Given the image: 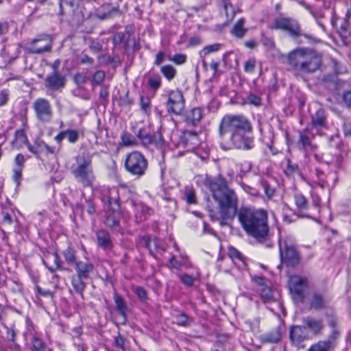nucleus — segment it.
<instances>
[{
	"label": "nucleus",
	"mask_w": 351,
	"mask_h": 351,
	"mask_svg": "<svg viewBox=\"0 0 351 351\" xmlns=\"http://www.w3.org/2000/svg\"><path fill=\"white\" fill-rule=\"evenodd\" d=\"M205 187L210 192L212 199L208 198L206 208L212 221H219L221 226L232 221L239 212V198L234 189L229 187V182L221 175L206 177Z\"/></svg>",
	"instance_id": "f257e3e1"
},
{
	"label": "nucleus",
	"mask_w": 351,
	"mask_h": 351,
	"mask_svg": "<svg viewBox=\"0 0 351 351\" xmlns=\"http://www.w3.org/2000/svg\"><path fill=\"white\" fill-rule=\"evenodd\" d=\"M251 132V123L243 115H225L219 125L220 147L223 150L252 149L254 138L248 135Z\"/></svg>",
	"instance_id": "f03ea898"
},
{
	"label": "nucleus",
	"mask_w": 351,
	"mask_h": 351,
	"mask_svg": "<svg viewBox=\"0 0 351 351\" xmlns=\"http://www.w3.org/2000/svg\"><path fill=\"white\" fill-rule=\"evenodd\" d=\"M241 227L246 234L259 241L266 240L269 234L268 215L264 209L241 207L237 213Z\"/></svg>",
	"instance_id": "7ed1b4c3"
},
{
	"label": "nucleus",
	"mask_w": 351,
	"mask_h": 351,
	"mask_svg": "<svg viewBox=\"0 0 351 351\" xmlns=\"http://www.w3.org/2000/svg\"><path fill=\"white\" fill-rule=\"evenodd\" d=\"M322 56L315 50L300 47L290 51L287 62L295 73H312L319 69Z\"/></svg>",
	"instance_id": "20e7f679"
},
{
	"label": "nucleus",
	"mask_w": 351,
	"mask_h": 351,
	"mask_svg": "<svg viewBox=\"0 0 351 351\" xmlns=\"http://www.w3.org/2000/svg\"><path fill=\"white\" fill-rule=\"evenodd\" d=\"M101 199L108 207L105 223L114 230L119 231V221L121 215L118 189L115 187L104 189L101 192Z\"/></svg>",
	"instance_id": "39448f33"
},
{
	"label": "nucleus",
	"mask_w": 351,
	"mask_h": 351,
	"mask_svg": "<svg viewBox=\"0 0 351 351\" xmlns=\"http://www.w3.org/2000/svg\"><path fill=\"white\" fill-rule=\"evenodd\" d=\"M92 162V156L83 152L76 157V164L71 168L75 179L84 187L93 186L95 180Z\"/></svg>",
	"instance_id": "423d86ee"
},
{
	"label": "nucleus",
	"mask_w": 351,
	"mask_h": 351,
	"mask_svg": "<svg viewBox=\"0 0 351 351\" xmlns=\"http://www.w3.org/2000/svg\"><path fill=\"white\" fill-rule=\"evenodd\" d=\"M278 247L281 262L288 267H295L301 261L295 239L291 235H281L278 239Z\"/></svg>",
	"instance_id": "0eeeda50"
},
{
	"label": "nucleus",
	"mask_w": 351,
	"mask_h": 351,
	"mask_svg": "<svg viewBox=\"0 0 351 351\" xmlns=\"http://www.w3.org/2000/svg\"><path fill=\"white\" fill-rule=\"evenodd\" d=\"M124 167L128 173L138 178L145 174L148 161L141 152H132L126 155Z\"/></svg>",
	"instance_id": "6e6552de"
},
{
	"label": "nucleus",
	"mask_w": 351,
	"mask_h": 351,
	"mask_svg": "<svg viewBox=\"0 0 351 351\" xmlns=\"http://www.w3.org/2000/svg\"><path fill=\"white\" fill-rule=\"evenodd\" d=\"M84 0H61L60 14L68 17V20L79 23L84 17Z\"/></svg>",
	"instance_id": "1a4fd4ad"
},
{
	"label": "nucleus",
	"mask_w": 351,
	"mask_h": 351,
	"mask_svg": "<svg viewBox=\"0 0 351 351\" xmlns=\"http://www.w3.org/2000/svg\"><path fill=\"white\" fill-rule=\"evenodd\" d=\"M269 27L287 32L293 38H297L302 35L299 23L295 19L290 17L279 16L274 20Z\"/></svg>",
	"instance_id": "9d476101"
},
{
	"label": "nucleus",
	"mask_w": 351,
	"mask_h": 351,
	"mask_svg": "<svg viewBox=\"0 0 351 351\" xmlns=\"http://www.w3.org/2000/svg\"><path fill=\"white\" fill-rule=\"evenodd\" d=\"M254 283V289L259 293L262 301L265 303H271L275 301L273 291L270 287V282L263 276H255L252 277Z\"/></svg>",
	"instance_id": "9b49d317"
},
{
	"label": "nucleus",
	"mask_w": 351,
	"mask_h": 351,
	"mask_svg": "<svg viewBox=\"0 0 351 351\" xmlns=\"http://www.w3.org/2000/svg\"><path fill=\"white\" fill-rule=\"evenodd\" d=\"M51 48V37L49 35H43L33 39L29 44L25 47V51L28 53L40 54L50 51Z\"/></svg>",
	"instance_id": "f8f14e48"
},
{
	"label": "nucleus",
	"mask_w": 351,
	"mask_h": 351,
	"mask_svg": "<svg viewBox=\"0 0 351 351\" xmlns=\"http://www.w3.org/2000/svg\"><path fill=\"white\" fill-rule=\"evenodd\" d=\"M289 287L294 300L302 302L304 299V291L308 287L307 278L300 276H291Z\"/></svg>",
	"instance_id": "ddd939ff"
},
{
	"label": "nucleus",
	"mask_w": 351,
	"mask_h": 351,
	"mask_svg": "<svg viewBox=\"0 0 351 351\" xmlns=\"http://www.w3.org/2000/svg\"><path fill=\"white\" fill-rule=\"evenodd\" d=\"M36 118L41 122L49 123L53 117V111L49 101L45 98L36 99L32 105Z\"/></svg>",
	"instance_id": "4468645a"
},
{
	"label": "nucleus",
	"mask_w": 351,
	"mask_h": 351,
	"mask_svg": "<svg viewBox=\"0 0 351 351\" xmlns=\"http://www.w3.org/2000/svg\"><path fill=\"white\" fill-rule=\"evenodd\" d=\"M166 107L169 113L179 115L182 112L184 108V99L180 90H171L169 93Z\"/></svg>",
	"instance_id": "2eb2a0df"
},
{
	"label": "nucleus",
	"mask_w": 351,
	"mask_h": 351,
	"mask_svg": "<svg viewBox=\"0 0 351 351\" xmlns=\"http://www.w3.org/2000/svg\"><path fill=\"white\" fill-rule=\"evenodd\" d=\"M27 147L37 158H39L41 154H56L59 151L58 148L48 145L40 138H36L32 145L27 143Z\"/></svg>",
	"instance_id": "dca6fc26"
},
{
	"label": "nucleus",
	"mask_w": 351,
	"mask_h": 351,
	"mask_svg": "<svg viewBox=\"0 0 351 351\" xmlns=\"http://www.w3.org/2000/svg\"><path fill=\"white\" fill-rule=\"evenodd\" d=\"M66 79L56 68L45 79V86L51 90H59L65 86Z\"/></svg>",
	"instance_id": "f3484780"
},
{
	"label": "nucleus",
	"mask_w": 351,
	"mask_h": 351,
	"mask_svg": "<svg viewBox=\"0 0 351 351\" xmlns=\"http://www.w3.org/2000/svg\"><path fill=\"white\" fill-rule=\"evenodd\" d=\"M289 337L291 343L295 346L302 347V343L309 339L308 332L303 326H293L291 327Z\"/></svg>",
	"instance_id": "a211bd4d"
},
{
	"label": "nucleus",
	"mask_w": 351,
	"mask_h": 351,
	"mask_svg": "<svg viewBox=\"0 0 351 351\" xmlns=\"http://www.w3.org/2000/svg\"><path fill=\"white\" fill-rule=\"evenodd\" d=\"M303 325L306 330L311 332L314 335H318L322 333L324 328L322 319H316L312 317H306L302 319Z\"/></svg>",
	"instance_id": "6ab92c4d"
},
{
	"label": "nucleus",
	"mask_w": 351,
	"mask_h": 351,
	"mask_svg": "<svg viewBox=\"0 0 351 351\" xmlns=\"http://www.w3.org/2000/svg\"><path fill=\"white\" fill-rule=\"evenodd\" d=\"M82 134L80 130L68 129L66 130L61 131L55 137L54 140L59 144H60L64 138H66L70 143L74 144L80 138V136Z\"/></svg>",
	"instance_id": "aec40b11"
},
{
	"label": "nucleus",
	"mask_w": 351,
	"mask_h": 351,
	"mask_svg": "<svg viewBox=\"0 0 351 351\" xmlns=\"http://www.w3.org/2000/svg\"><path fill=\"white\" fill-rule=\"evenodd\" d=\"M43 263L51 273L62 269L61 261L56 252L45 256L43 259Z\"/></svg>",
	"instance_id": "412c9836"
},
{
	"label": "nucleus",
	"mask_w": 351,
	"mask_h": 351,
	"mask_svg": "<svg viewBox=\"0 0 351 351\" xmlns=\"http://www.w3.org/2000/svg\"><path fill=\"white\" fill-rule=\"evenodd\" d=\"M131 204L134 210L136 221H143L150 215V209L143 203L132 200Z\"/></svg>",
	"instance_id": "4be33fe9"
},
{
	"label": "nucleus",
	"mask_w": 351,
	"mask_h": 351,
	"mask_svg": "<svg viewBox=\"0 0 351 351\" xmlns=\"http://www.w3.org/2000/svg\"><path fill=\"white\" fill-rule=\"evenodd\" d=\"M339 32L342 37H346L351 43V11H348L341 20Z\"/></svg>",
	"instance_id": "5701e85b"
},
{
	"label": "nucleus",
	"mask_w": 351,
	"mask_h": 351,
	"mask_svg": "<svg viewBox=\"0 0 351 351\" xmlns=\"http://www.w3.org/2000/svg\"><path fill=\"white\" fill-rule=\"evenodd\" d=\"M97 244L104 250H110L112 247V242L110 234L104 230H99L96 232Z\"/></svg>",
	"instance_id": "b1692460"
},
{
	"label": "nucleus",
	"mask_w": 351,
	"mask_h": 351,
	"mask_svg": "<svg viewBox=\"0 0 351 351\" xmlns=\"http://www.w3.org/2000/svg\"><path fill=\"white\" fill-rule=\"evenodd\" d=\"M202 118V110L199 108H194L185 114L184 121L189 125H197Z\"/></svg>",
	"instance_id": "393cba45"
},
{
	"label": "nucleus",
	"mask_w": 351,
	"mask_h": 351,
	"mask_svg": "<svg viewBox=\"0 0 351 351\" xmlns=\"http://www.w3.org/2000/svg\"><path fill=\"white\" fill-rule=\"evenodd\" d=\"M76 274L87 279L90 278V274L94 269L92 263L84 261H78L75 265Z\"/></svg>",
	"instance_id": "a878e982"
},
{
	"label": "nucleus",
	"mask_w": 351,
	"mask_h": 351,
	"mask_svg": "<svg viewBox=\"0 0 351 351\" xmlns=\"http://www.w3.org/2000/svg\"><path fill=\"white\" fill-rule=\"evenodd\" d=\"M326 303L324 294L319 292H314L310 300V308L311 309L319 310L325 307Z\"/></svg>",
	"instance_id": "bb28decb"
},
{
	"label": "nucleus",
	"mask_w": 351,
	"mask_h": 351,
	"mask_svg": "<svg viewBox=\"0 0 351 351\" xmlns=\"http://www.w3.org/2000/svg\"><path fill=\"white\" fill-rule=\"evenodd\" d=\"M145 247L149 250V254L154 256V251H165V248L161 241L158 239H152L149 237H145L143 239Z\"/></svg>",
	"instance_id": "cd10ccee"
},
{
	"label": "nucleus",
	"mask_w": 351,
	"mask_h": 351,
	"mask_svg": "<svg viewBox=\"0 0 351 351\" xmlns=\"http://www.w3.org/2000/svg\"><path fill=\"white\" fill-rule=\"evenodd\" d=\"M180 141L184 146L191 145V148H193L198 145L197 134L195 131H185L180 137Z\"/></svg>",
	"instance_id": "c85d7f7f"
},
{
	"label": "nucleus",
	"mask_w": 351,
	"mask_h": 351,
	"mask_svg": "<svg viewBox=\"0 0 351 351\" xmlns=\"http://www.w3.org/2000/svg\"><path fill=\"white\" fill-rule=\"evenodd\" d=\"M85 280L88 279L77 274L73 275L71 278V285L74 290L81 296H83V292L86 287Z\"/></svg>",
	"instance_id": "c756f323"
},
{
	"label": "nucleus",
	"mask_w": 351,
	"mask_h": 351,
	"mask_svg": "<svg viewBox=\"0 0 351 351\" xmlns=\"http://www.w3.org/2000/svg\"><path fill=\"white\" fill-rule=\"evenodd\" d=\"M326 127V115L323 109H319L312 117V128L317 129Z\"/></svg>",
	"instance_id": "7c9ffc66"
},
{
	"label": "nucleus",
	"mask_w": 351,
	"mask_h": 351,
	"mask_svg": "<svg viewBox=\"0 0 351 351\" xmlns=\"http://www.w3.org/2000/svg\"><path fill=\"white\" fill-rule=\"evenodd\" d=\"M228 257L235 265H237L239 267L245 266L244 257L236 248L233 247L228 248Z\"/></svg>",
	"instance_id": "2f4dec72"
},
{
	"label": "nucleus",
	"mask_w": 351,
	"mask_h": 351,
	"mask_svg": "<svg viewBox=\"0 0 351 351\" xmlns=\"http://www.w3.org/2000/svg\"><path fill=\"white\" fill-rule=\"evenodd\" d=\"M114 300L116 304V308L119 314L123 317L124 319H126V311L128 306L124 302L123 299L117 293H114Z\"/></svg>",
	"instance_id": "473e14b6"
},
{
	"label": "nucleus",
	"mask_w": 351,
	"mask_h": 351,
	"mask_svg": "<svg viewBox=\"0 0 351 351\" xmlns=\"http://www.w3.org/2000/svg\"><path fill=\"white\" fill-rule=\"evenodd\" d=\"M280 332L278 330L269 332L261 335V340L263 343H275L279 341Z\"/></svg>",
	"instance_id": "72a5a7b5"
},
{
	"label": "nucleus",
	"mask_w": 351,
	"mask_h": 351,
	"mask_svg": "<svg viewBox=\"0 0 351 351\" xmlns=\"http://www.w3.org/2000/svg\"><path fill=\"white\" fill-rule=\"evenodd\" d=\"M294 201L297 208L300 212L306 211L308 208V202L306 198L300 193H295L294 195Z\"/></svg>",
	"instance_id": "f704fd0d"
},
{
	"label": "nucleus",
	"mask_w": 351,
	"mask_h": 351,
	"mask_svg": "<svg viewBox=\"0 0 351 351\" xmlns=\"http://www.w3.org/2000/svg\"><path fill=\"white\" fill-rule=\"evenodd\" d=\"M245 19H240L234 25L232 34L237 37L242 38L246 33L247 29L244 27Z\"/></svg>",
	"instance_id": "c9c22d12"
},
{
	"label": "nucleus",
	"mask_w": 351,
	"mask_h": 351,
	"mask_svg": "<svg viewBox=\"0 0 351 351\" xmlns=\"http://www.w3.org/2000/svg\"><path fill=\"white\" fill-rule=\"evenodd\" d=\"M307 351H333V348L330 341L325 342L323 340L311 345Z\"/></svg>",
	"instance_id": "e433bc0d"
},
{
	"label": "nucleus",
	"mask_w": 351,
	"mask_h": 351,
	"mask_svg": "<svg viewBox=\"0 0 351 351\" xmlns=\"http://www.w3.org/2000/svg\"><path fill=\"white\" fill-rule=\"evenodd\" d=\"M116 11L117 10L111 8L109 4H105L101 6V9L97 10L96 15L101 19H106L111 16L112 12Z\"/></svg>",
	"instance_id": "4c0bfd02"
},
{
	"label": "nucleus",
	"mask_w": 351,
	"mask_h": 351,
	"mask_svg": "<svg viewBox=\"0 0 351 351\" xmlns=\"http://www.w3.org/2000/svg\"><path fill=\"white\" fill-rule=\"evenodd\" d=\"M160 72L169 81L172 80L176 75V70L171 65H164L160 68Z\"/></svg>",
	"instance_id": "58836bf2"
},
{
	"label": "nucleus",
	"mask_w": 351,
	"mask_h": 351,
	"mask_svg": "<svg viewBox=\"0 0 351 351\" xmlns=\"http://www.w3.org/2000/svg\"><path fill=\"white\" fill-rule=\"evenodd\" d=\"M32 351H46L47 346L41 339L33 336L31 340Z\"/></svg>",
	"instance_id": "ea45409f"
},
{
	"label": "nucleus",
	"mask_w": 351,
	"mask_h": 351,
	"mask_svg": "<svg viewBox=\"0 0 351 351\" xmlns=\"http://www.w3.org/2000/svg\"><path fill=\"white\" fill-rule=\"evenodd\" d=\"M137 136L141 141L142 145L144 147L152 145V135L147 133L145 130H139Z\"/></svg>",
	"instance_id": "a19ab883"
},
{
	"label": "nucleus",
	"mask_w": 351,
	"mask_h": 351,
	"mask_svg": "<svg viewBox=\"0 0 351 351\" xmlns=\"http://www.w3.org/2000/svg\"><path fill=\"white\" fill-rule=\"evenodd\" d=\"M285 174L289 176H293L300 174L299 167L297 164L292 162L290 159L287 160V165L284 170Z\"/></svg>",
	"instance_id": "79ce46f5"
},
{
	"label": "nucleus",
	"mask_w": 351,
	"mask_h": 351,
	"mask_svg": "<svg viewBox=\"0 0 351 351\" xmlns=\"http://www.w3.org/2000/svg\"><path fill=\"white\" fill-rule=\"evenodd\" d=\"M185 199L189 204L197 203L195 190L191 187H186L184 190Z\"/></svg>",
	"instance_id": "37998d69"
},
{
	"label": "nucleus",
	"mask_w": 351,
	"mask_h": 351,
	"mask_svg": "<svg viewBox=\"0 0 351 351\" xmlns=\"http://www.w3.org/2000/svg\"><path fill=\"white\" fill-rule=\"evenodd\" d=\"M63 256L64 257L65 261L69 265H76L77 261L76 256L74 251L71 248H67L63 252Z\"/></svg>",
	"instance_id": "c03bdc74"
},
{
	"label": "nucleus",
	"mask_w": 351,
	"mask_h": 351,
	"mask_svg": "<svg viewBox=\"0 0 351 351\" xmlns=\"http://www.w3.org/2000/svg\"><path fill=\"white\" fill-rule=\"evenodd\" d=\"M221 45L219 43L210 45L204 47L203 49L199 52L201 56H206L210 53L218 51L221 49Z\"/></svg>",
	"instance_id": "a18cd8bd"
},
{
	"label": "nucleus",
	"mask_w": 351,
	"mask_h": 351,
	"mask_svg": "<svg viewBox=\"0 0 351 351\" xmlns=\"http://www.w3.org/2000/svg\"><path fill=\"white\" fill-rule=\"evenodd\" d=\"M105 76H106V74H105L104 71H101V70L96 71L94 73V75H93V77L91 80L92 85L95 86V85L101 84L103 82V81L105 78Z\"/></svg>",
	"instance_id": "49530a36"
},
{
	"label": "nucleus",
	"mask_w": 351,
	"mask_h": 351,
	"mask_svg": "<svg viewBox=\"0 0 351 351\" xmlns=\"http://www.w3.org/2000/svg\"><path fill=\"white\" fill-rule=\"evenodd\" d=\"M169 60L178 65L183 64L186 61V56L182 53H176L173 56H169Z\"/></svg>",
	"instance_id": "de8ad7c7"
},
{
	"label": "nucleus",
	"mask_w": 351,
	"mask_h": 351,
	"mask_svg": "<svg viewBox=\"0 0 351 351\" xmlns=\"http://www.w3.org/2000/svg\"><path fill=\"white\" fill-rule=\"evenodd\" d=\"M161 84V79L158 75L151 77L148 80V85L152 90H157Z\"/></svg>",
	"instance_id": "09e8293b"
},
{
	"label": "nucleus",
	"mask_w": 351,
	"mask_h": 351,
	"mask_svg": "<svg viewBox=\"0 0 351 351\" xmlns=\"http://www.w3.org/2000/svg\"><path fill=\"white\" fill-rule=\"evenodd\" d=\"M121 141L122 143L125 146L134 145L136 142L134 137L127 132L122 134Z\"/></svg>",
	"instance_id": "8fccbe9b"
},
{
	"label": "nucleus",
	"mask_w": 351,
	"mask_h": 351,
	"mask_svg": "<svg viewBox=\"0 0 351 351\" xmlns=\"http://www.w3.org/2000/svg\"><path fill=\"white\" fill-rule=\"evenodd\" d=\"M180 280L186 287H191L194 283V278L186 274L180 275Z\"/></svg>",
	"instance_id": "3c124183"
},
{
	"label": "nucleus",
	"mask_w": 351,
	"mask_h": 351,
	"mask_svg": "<svg viewBox=\"0 0 351 351\" xmlns=\"http://www.w3.org/2000/svg\"><path fill=\"white\" fill-rule=\"evenodd\" d=\"M299 144L302 145V148H306L311 146V139L306 134L300 133Z\"/></svg>",
	"instance_id": "603ef678"
},
{
	"label": "nucleus",
	"mask_w": 351,
	"mask_h": 351,
	"mask_svg": "<svg viewBox=\"0 0 351 351\" xmlns=\"http://www.w3.org/2000/svg\"><path fill=\"white\" fill-rule=\"evenodd\" d=\"M256 65V60L254 58H250L245 61L244 64V70L247 73H252L254 70Z\"/></svg>",
	"instance_id": "864d4df0"
},
{
	"label": "nucleus",
	"mask_w": 351,
	"mask_h": 351,
	"mask_svg": "<svg viewBox=\"0 0 351 351\" xmlns=\"http://www.w3.org/2000/svg\"><path fill=\"white\" fill-rule=\"evenodd\" d=\"M343 104L351 109V90L345 91L341 97Z\"/></svg>",
	"instance_id": "5fc2aeb1"
},
{
	"label": "nucleus",
	"mask_w": 351,
	"mask_h": 351,
	"mask_svg": "<svg viewBox=\"0 0 351 351\" xmlns=\"http://www.w3.org/2000/svg\"><path fill=\"white\" fill-rule=\"evenodd\" d=\"M152 144L156 147L161 146L163 144V138L160 132H155L152 135Z\"/></svg>",
	"instance_id": "6e6d98bb"
},
{
	"label": "nucleus",
	"mask_w": 351,
	"mask_h": 351,
	"mask_svg": "<svg viewBox=\"0 0 351 351\" xmlns=\"http://www.w3.org/2000/svg\"><path fill=\"white\" fill-rule=\"evenodd\" d=\"M339 336V332L337 328H334L332 330L330 335L328 336V339L324 340L325 342H330L332 344V348L334 349L335 346V340L337 339Z\"/></svg>",
	"instance_id": "4d7b16f0"
},
{
	"label": "nucleus",
	"mask_w": 351,
	"mask_h": 351,
	"mask_svg": "<svg viewBox=\"0 0 351 351\" xmlns=\"http://www.w3.org/2000/svg\"><path fill=\"white\" fill-rule=\"evenodd\" d=\"M114 343L117 348L121 349L123 351L125 350V339L120 335L114 337Z\"/></svg>",
	"instance_id": "13d9d810"
},
{
	"label": "nucleus",
	"mask_w": 351,
	"mask_h": 351,
	"mask_svg": "<svg viewBox=\"0 0 351 351\" xmlns=\"http://www.w3.org/2000/svg\"><path fill=\"white\" fill-rule=\"evenodd\" d=\"M247 101L249 104L254 105L255 106H260L261 103V98L258 96L254 94L249 95V96L247 97Z\"/></svg>",
	"instance_id": "bf43d9fd"
},
{
	"label": "nucleus",
	"mask_w": 351,
	"mask_h": 351,
	"mask_svg": "<svg viewBox=\"0 0 351 351\" xmlns=\"http://www.w3.org/2000/svg\"><path fill=\"white\" fill-rule=\"evenodd\" d=\"M188 322V317L184 313H180L176 316V322L178 325L185 326Z\"/></svg>",
	"instance_id": "052dcab7"
},
{
	"label": "nucleus",
	"mask_w": 351,
	"mask_h": 351,
	"mask_svg": "<svg viewBox=\"0 0 351 351\" xmlns=\"http://www.w3.org/2000/svg\"><path fill=\"white\" fill-rule=\"evenodd\" d=\"M15 137L16 139H19L25 143L27 145V143H29L27 140V137L23 130H19L15 132Z\"/></svg>",
	"instance_id": "680f3d73"
},
{
	"label": "nucleus",
	"mask_w": 351,
	"mask_h": 351,
	"mask_svg": "<svg viewBox=\"0 0 351 351\" xmlns=\"http://www.w3.org/2000/svg\"><path fill=\"white\" fill-rule=\"evenodd\" d=\"M34 329L32 323L29 319H27V331L23 333L24 339L27 340L29 334L31 335L32 337L35 336L34 335Z\"/></svg>",
	"instance_id": "e2e57ef3"
},
{
	"label": "nucleus",
	"mask_w": 351,
	"mask_h": 351,
	"mask_svg": "<svg viewBox=\"0 0 351 351\" xmlns=\"http://www.w3.org/2000/svg\"><path fill=\"white\" fill-rule=\"evenodd\" d=\"M140 104L141 109L146 112L149 108L150 100L148 97L141 96Z\"/></svg>",
	"instance_id": "0e129e2a"
},
{
	"label": "nucleus",
	"mask_w": 351,
	"mask_h": 351,
	"mask_svg": "<svg viewBox=\"0 0 351 351\" xmlns=\"http://www.w3.org/2000/svg\"><path fill=\"white\" fill-rule=\"evenodd\" d=\"M9 98V91L6 89L3 90L0 93V107L5 105Z\"/></svg>",
	"instance_id": "69168bd1"
},
{
	"label": "nucleus",
	"mask_w": 351,
	"mask_h": 351,
	"mask_svg": "<svg viewBox=\"0 0 351 351\" xmlns=\"http://www.w3.org/2000/svg\"><path fill=\"white\" fill-rule=\"evenodd\" d=\"M170 266L176 269H180L182 263L178 261L174 256H172L169 260Z\"/></svg>",
	"instance_id": "338daca9"
},
{
	"label": "nucleus",
	"mask_w": 351,
	"mask_h": 351,
	"mask_svg": "<svg viewBox=\"0 0 351 351\" xmlns=\"http://www.w3.org/2000/svg\"><path fill=\"white\" fill-rule=\"evenodd\" d=\"M22 170H23V169H21L20 167H15L14 168V169H13V173H14L13 178H14V180H15V182H19V180H21V176H22Z\"/></svg>",
	"instance_id": "774afa93"
}]
</instances>
